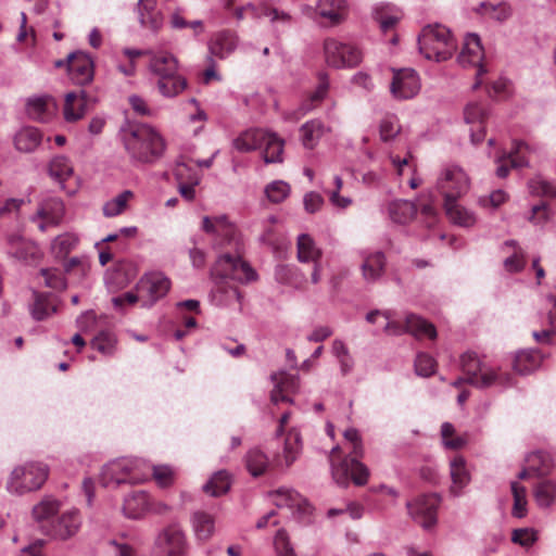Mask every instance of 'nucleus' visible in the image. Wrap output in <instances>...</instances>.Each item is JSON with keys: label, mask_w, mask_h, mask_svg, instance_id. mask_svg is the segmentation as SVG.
Returning <instances> with one entry per match:
<instances>
[{"label": "nucleus", "mask_w": 556, "mask_h": 556, "mask_svg": "<svg viewBox=\"0 0 556 556\" xmlns=\"http://www.w3.org/2000/svg\"><path fill=\"white\" fill-rule=\"evenodd\" d=\"M211 276L215 279V288L212 290V300L216 305L226 306L233 301H240V292L236 287L229 286L225 279H231L241 283H249L257 279L256 271L251 265L238 255L223 254L211 269Z\"/></svg>", "instance_id": "1"}, {"label": "nucleus", "mask_w": 556, "mask_h": 556, "mask_svg": "<svg viewBox=\"0 0 556 556\" xmlns=\"http://www.w3.org/2000/svg\"><path fill=\"white\" fill-rule=\"evenodd\" d=\"M118 137L132 162L154 163L165 151V141L159 131L148 124L126 122Z\"/></svg>", "instance_id": "2"}, {"label": "nucleus", "mask_w": 556, "mask_h": 556, "mask_svg": "<svg viewBox=\"0 0 556 556\" xmlns=\"http://www.w3.org/2000/svg\"><path fill=\"white\" fill-rule=\"evenodd\" d=\"M149 70L157 76V89L163 97H176L187 88L186 78L178 73V60L169 52H153Z\"/></svg>", "instance_id": "3"}, {"label": "nucleus", "mask_w": 556, "mask_h": 556, "mask_svg": "<svg viewBox=\"0 0 556 556\" xmlns=\"http://www.w3.org/2000/svg\"><path fill=\"white\" fill-rule=\"evenodd\" d=\"M419 52L427 59L443 62L452 58L456 42L444 25H426L418 36Z\"/></svg>", "instance_id": "4"}, {"label": "nucleus", "mask_w": 556, "mask_h": 556, "mask_svg": "<svg viewBox=\"0 0 556 556\" xmlns=\"http://www.w3.org/2000/svg\"><path fill=\"white\" fill-rule=\"evenodd\" d=\"M460 366L466 375V382L480 388L492 386L510 387L513 378L508 374H500L488 367L475 352H466L460 357Z\"/></svg>", "instance_id": "5"}, {"label": "nucleus", "mask_w": 556, "mask_h": 556, "mask_svg": "<svg viewBox=\"0 0 556 556\" xmlns=\"http://www.w3.org/2000/svg\"><path fill=\"white\" fill-rule=\"evenodd\" d=\"M49 476L47 465L39 462H29L18 465L10 472L5 489L10 494L23 495L39 490Z\"/></svg>", "instance_id": "6"}, {"label": "nucleus", "mask_w": 556, "mask_h": 556, "mask_svg": "<svg viewBox=\"0 0 556 556\" xmlns=\"http://www.w3.org/2000/svg\"><path fill=\"white\" fill-rule=\"evenodd\" d=\"M142 462L131 458H117L108 463L101 471V483L104 486L122 483L137 484L146 481L148 475L141 472Z\"/></svg>", "instance_id": "7"}, {"label": "nucleus", "mask_w": 556, "mask_h": 556, "mask_svg": "<svg viewBox=\"0 0 556 556\" xmlns=\"http://www.w3.org/2000/svg\"><path fill=\"white\" fill-rule=\"evenodd\" d=\"M186 533L176 525L162 529L155 536L150 556H188Z\"/></svg>", "instance_id": "8"}, {"label": "nucleus", "mask_w": 556, "mask_h": 556, "mask_svg": "<svg viewBox=\"0 0 556 556\" xmlns=\"http://www.w3.org/2000/svg\"><path fill=\"white\" fill-rule=\"evenodd\" d=\"M324 56L326 63L333 68L356 67L363 60V53L356 46L334 38L324 41Z\"/></svg>", "instance_id": "9"}, {"label": "nucleus", "mask_w": 556, "mask_h": 556, "mask_svg": "<svg viewBox=\"0 0 556 556\" xmlns=\"http://www.w3.org/2000/svg\"><path fill=\"white\" fill-rule=\"evenodd\" d=\"M438 189L444 197V202L458 200L470 188V179L465 170L457 165H446L438 178Z\"/></svg>", "instance_id": "10"}, {"label": "nucleus", "mask_w": 556, "mask_h": 556, "mask_svg": "<svg viewBox=\"0 0 556 556\" xmlns=\"http://www.w3.org/2000/svg\"><path fill=\"white\" fill-rule=\"evenodd\" d=\"M170 289V280L161 271L143 275L136 285L143 307L153 306Z\"/></svg>", "instance_id": "11"}, {"label": "nucleus", "mask_w": 556, "mask_h": 556, "mask_svg": "<svg viewBox=\"0 0 556 556\" xmlns=\"http://www.w3.org/2000/svg\"><path fill=\"white\" fill-rule=\"evenodd\" d=\"M384 331L391 336H401L408 332L418 339H434L437 337L434 326L415 314L406 315L404 326L397 321L390 320V318L387 319Z\"/></svg>", "instance_id": "12"}, {"label": "nucleus", "mask_w": 556, "mask_h": 556, "mask_svg": "<svg viewBox=\"0 0 556 556\" xmlns=\"http://www.w3.org/2000/svg\"><path fill=\"white\" fill-rule=\"evenodd\" d=\"M368 476V468L358 458L348 456L340 464H332V477L341 486H346L350 480L356 485H364L367 483Z\"/></svg>", "instance_id": "13"}, {"label": "nucleus", "mask_w": 556, "mask_h": 556, "mask_svg": "<svg viewBox=\"0 0 556 556\" xmlns=\"http://www.w3.org/2000/svg\"><path fill=\"white\" fill-rule=\"evenodd\" d=\"M420 78L413 68L393 70L390 92L396 100L414 98L420 90Z\"/></svg>", "instance_id": "14"}, {"label": "nucleus", "mask_w": 556, "mask_h": 556, "mask_svg": "<svg viewBox=\"0 0 556 556\" xmlns=\"http://www.w3.org/2000/svg\"><path fill=\"white\" fill-rule=\"evenodd\" d=\"M440 505L438 494H425L419 496L414 503H408L407 507L413 518L425 529H430L437 523V510Z\"/></svg>", "instance_id": "15"}, {"label": "nucleus", "mask_w": 556, "mask_h": 556, "mask_svg": "<svg viewBox=\"0 0 556 556\" xmlns=\"http://www.w3.org/2000/svg\"><path fill=\"white\" fill-rule=\"evenodd\" d=\"M81 525V517L78 510L71 509L55 517L48 525L42 526V531L60 540H66L77 533Z\"/></svg>", "instance_id": "16"}, {"label": "nucleus", "mask_w": 556, "mask_h": 556, "mask_svg": "<svg viewBox=\"0 0 556 556\" xmlns=\"http://www.w3.org/2000/svg\"><path fill=\"white\" fill-rule=\"evenodd\" d=\"M70 78L76 85H87L93 78V61L85 52H72L66 58Z\"/></svg>", "instance_id": "17"}, {"label": "nucleus", "mask_w": 556, "mask_h": 556, "mask_svg": "<svg viewBox=\"0 0 556 556\" xmlns=\"http://www.w3.org/2000/svg\"><path fill=\"white\" fill-rule=\"evenodd\" d=\"M484 51L477 34H468L465 37L464 47L458 55V62L462 66L477 67L476 76H482L486 71L483 68L482 61Z\"/></svg>", "instance_id": "18"}, {"label": "nucleus", "mask_w": 556, "mask_h": 556, "mask_svg": "<svg viewBox=\"0 0 556 556\" xmlns=\"http://www.w3.org/2000/svg\"><path fill=\"white\" fill-rule=\"evenodd\" d=\"M27 115L38 122H49L58 112V104L50 96H35L26 102Z\"/></svg>", "instance_id": "19"}, {"label": "nucleus", "mask_w": 556, "mask_h": 556, "mask_svg": "<svg viewBox=\"0 0 556 556\" xmlns=\"http://www.w3.org/2000/svg\"><path fill=\"white\" fill-rule=\"evenodd\" d=\"M486 114V109L478 102H471L465 108V122L472 125L470 128V138L473 144L480 143L484 139L485 131L483 123Z\"/></svg>", "instance_id": "20"}, {"label": "nucleus", "mask_w": 556, "mask_h": 556, "mask_svg": "<svg viewBox=\"0 0 556 556\" xmlns=\"http://www.w3.org/2000/svg\"><path fill=\"white\" fill-rule=\"evenodd\" d=\"M238 43L239 38L235 33L230 30L218 31L208 42L210 55L224 60L235 52Z\"/></svg>", "instance_id": "21"}, {"label": "nucleus", "mask_w": 556, "mask_h": 556, "mask_svg": "<svg viewBox=\"0 0 556 556\" xmlns=\"http://www.w3.org/2000/svg\"><path fill=\"white\" fill-rule=\"evenodd\" d=\"M8 253L17 261L30 263L38 258L37 245L18 235L8 237Z\"/></svg>", "instance_id": "22"}, {"label": "nucleus", "mask_w": 556, "mask_h": 556, "mask_svg": "<svg viewBox=\"0 0 556 556\" xmlns=\"http://www.w3.org/2000/svg\"><path fill=\"white\" fill-rule=\"evenodd\" d=\"M273 504L278 508L298 509L306 513V500L295 490L281 488L269 494Z\"/></svg>", "instance_id": "23"}, {"label": "nucleus", "mask_w": 556, "mask_h": 556, "mask_svg": "<svg viewBox=\"0 0 556 556\" xmlns=\"http://www.w3.org/2000/svg\"><path fill=\"white\" fill-rule=\"evenodd\" d=\"M528 149V144L520 141L516 142L515 148L508 154L497 159L496 176L498 178L507 177L509 168H521L528 166L529 162L521 155L523 150Z\"/></svg>", "instance_id": "24"}, {"label": "nucleus", "mask_w": 556, "mask_h": 556, "mask_svg": "<svg viewBox=\"0 0 556 556\" xmlns=\"http://www.w3.org/2000/svg\"><path fill=\"white\" fill-rule=\"evenodd\" d=\"M190 522L194 538L199 542H207L215 533V517L207 511H194Z\"/></svg>", "instance_id": "25"}, {"label": "nucleus", "mask_w": 556, "mask_h": 556, "mask_svg": "<svg viewBox=\"0 0 556 556\" xmlns=\"http://www.w3.org/2000/svg\"><path fill=\"white\" fill-rule=\"evenodd\" d=\"M65 214V206L63 201L58 197H49L45 199L37 211V214L33 217V222L36 218L47 219L50 225L58 226Z\"/></svg>", "instance_id": "26"}, {"label": "nucleus", "mask_w": 556, "mask_h": 556, "mask_svg": "<svg viewBox=\"0 0 556 556\" xmlns=\"http://www.w3.org/2000/svg\"><path fill=\"white\" fill-rule=\"evenodd\" d=\"M266 131V129L262 128L247 129L232 140V147L240 153L262 149Z\"/></svg>", "instance_id": "27"}, {"label": "nucleus", "mask_w": 556, "mask_h": 556, "mask_svg": "<svg viewBox=\"0 0 556 556\" xmlns=\"http://www.w3.org/2000/svg\"><path fill=\"white\" fill-rule=\"evenodd\" d=\"M316 12L327 24L337 25L345 17L346 2L345 0H319Z\"/></svg>", "instance_id": "28"}, {"label": "nucleus", "mask_w": 556, "mask_h": 556, "mask_svg": "<svg viewBox=\"0 0 556 556\" xmlns=\"http://www.w3.org/2000/svg\"><path fill=\"white\" fill-rule=\"evenodd\" d=\"M387 212L393 223L407 225L416 216L418 207L412 201L397 199L389 202Z\"/></svg>", "instance_id": "29"}, {"label": "nucleus", "mask_w": 556, "mask_h": 556, "mask_svg": "<svg viewBox=\"0 0 556 556\" xmlns=\"http://www.w3.org/2000/svg\"><path fill=\"white\" fill-rule=\"evenodd\" d=\"M86 114V92H68L65 94L63 115L68 123L81 119Z\"/></svg>", "instance_id": "30"}, {"label": "nucleus", "mask_w": 556, "mask_h": 556, "mask_svg": "<svg viewBox=\"0 0 556 556\" xmlns=\"http://www.w3.org/2000/svg\"><path fill=\"white\" fill-rule=\"evenodd\" d=\"M150 508V497L143 491H138L129 494L124 500L123 511L127 518L139 519Z\"/></svg>", "instance_id": "31"}, {"label": "nucleus", "mask_w": 556, "mask_h": 556, "mask_svg": "<svg viewBox=\"0 0 556 556\" xmlns=\"http://www.w3.org/2000/svg\"><path fill=\"white\" fill-rule=\"evenodd\" d=\"M363 258L362 271L364 279L369 282L377 281L384 273L386 256L383 252L366 253Z\"/></svg>", "instance_id": "32"}, {"label": "nucleus", "mask_w": 556, "mask_h": 556, "mask_svg": "<svg viewBox=\"0 0 556 556\" xmlns=\"http://www.w3.org/2000/svg\"><path fill=\"white\" fill-rule=\"evenodd\" d=\"M450 473L452 478L451 493L455 496H458L460 495L462 490L470 481V473L466 467V462L462 456H455L451 460Z\"/></svg>", "instance_id": "33"}, {"label": "nucleus", "mask_w": 556, "mask_h": 556, "mask_svg": "<svg viewBox=\"0 0 556 556\" xmlns=\"http://www.w3.org/2000/svg\"><path fill=\"white\" fill-rule=\"evenodd\" d=\"M323 251L315 240L307 233H302L296 239V258L300 263H314L321 261Z\"/></svg>", "instance_id": "34"}, {"label": "nucleus", "mask_w": 556, "mask_h": 556, "mask_svg": "<svg viewBox=\"0 0 556 556\" xmlns=\"http://www.w3.org/2000/svg\"><path fill=\"white\" fill-rule=\"evenodd\" d=\"M543 356L539 350H523L516 354L514 369L520 375H529L541 366Z\"/></svg>", "instance_id": "35"}, {"label": "nucleus", "mask_w": 556, "mask_h": 556, "mask_svg": "<svg viewBox=\"0 0 556 556\" xmlns=\"http://www.w3.org/2000/svg\"><path fill=\"white\" fill-rule=\"evenodd\" d=\"M266 138L263 141V160L266 164L281 163L283 161L285 140L276 132L266 131Z\"/></svg>", "instance_id": "36"}, {"label": "nucleus", "mask_w": 556, "mask_h": 556, "mask_svg": "<svg viewBox=\"0 0 556 556\" xmlns=\"http://www.w3.org/2000/svg\"><path fill=\"white\" fill-rule=\"evenodd\" d=\"M535 504L541 509L551 508L556 502V481L544 479L533 488Z\"/></svg>", "instance_id": "37"}, {"label": "nucleus", "mask_w": 556, "mask_h": 556, "mask_svg": "<svg viewBox=\"0 0 556 556\" xmlns=\"http://www.w3.org/2000/svg\"><path fill=\"white\" fill-rule=\"evenodd\" d=\"M42 135L39 129L28 126L20 129L14 137L15 148L21 152H33L40 144Z\"/></svg>", "instance_id": "38"}, {"label": "nucleus", "mask_w": 556, "mask_h": 556, "mask_svg": "<svg viewBox=\"0 0 556 556\" xmlns=\"http://www.w3.org/2000/svg\"><path fill=\"white\" fill-rule=\"evenodd\" d=\"M444 207L447 217L453 224L462 227H472L477 222L476 215L471 211L459 205L457 200L444 202Z\"/></svg>", "instance_id": "39"}, {"label": "nucleus", "mask_w": 556, "mask_h": 556, "mask_svg": "<svg viewBox=\"0 0 556 556\" xmlns=\"http://www.w3.org/2000/svg\"><path fill=\"white\" fill-rule=\"evenodd\" d=\"M59 509V501L47 496L40 503L34 506L33 516L40 523V528L42 529L43 525H48L55 519V515L58 514Z\"/></svg>", "instance_id": "40"}, {"label": "nucleus", "mask_w": 556, "mask_h": 556, "mask_svg": "<svg viewBox=\"0 0 556 556\" xmlns=\"http://www.w3.org/2000/svg\"><path fill=\"white\" fill-rule=\"evenodd\" d=\"M274 275L277 282L295 289H300L305 281L304 275L292 265L276 266Z\"/></svg>", "instance_id": "41"}, {"label": "nucleus", "mask_w": 556, "mask_h": 556, "mask_svg": "<svg viewBox=\"0 0 556 556\" xmlns=\"http://www.w3.org/2000/svg\"><path fill=\"white\" fill-rule=\"evenodd\" d=\"M74 169L66 156L58 155L53 157L49 164V174L56 180L62 188L64 182L73 175Z\"/></svg>", "instance_id": "42"}, {"label": "nucleus", "mask_w": 556, "mask_h": 556, "mask_svg": "<svg viewBox=\"0 0 556 556\" xmlns=\"http://www.w3.org/2000/svg\"><path fill=\"white\" fill-rule=\"evenodd\" d=\"M230 485V475L226 470H219L203 485V490L212 496H220L229 491Z\"/></svg>", "instance_id": "43"}, {"label": "nucleus", "mask_w": 556, "mask_h": 556, "mask_svg": "<svg viewBox=\"0 0 556 556\" xmlns=\"http://www.w3.org/2000/svg\"><path fill=\"white\" fill-rule=\"evenodd\" d=\"M301 132L304 147L313 149L324 135L325 125L319 119H312L301 127Z\"/></svg>", "instance_id": "44"}, {"label": "nucleus", "mask_w": 556, "mask_h": 556, "mask_svg": "<svg viewBox=\"0 0 556 556\" xmlns=\"http://www.w3.org/2000/svg\"><path fill=\"white\" fill-rule=\"evenodd\" d=\"M134 197L132 191L125 190L103 204L102 213L111 218L121 215L127 207L128 201Z\"/></svg>", "instance_id": "45"}, {"label": "nucleus", "mask_w": 556, "mask_h": 556, "mask_svg": "<svg viewBox=\"0 0 556 556\" xmlns=\"http://www.w3.org/2000/svg\"><path fill=\"white\" fill-rule=\"evenodd\" d=\"M374 17L380 29L386 33L394 28L402 18V13L390 7H381L375 9Z\"/></svg>", "instance_id": "46"}, {"label": "nucleus", "mask_w": 556, "mask_h": 556, "mask_svg": "<svg viewBox=\"0 0 556 556\" xmlns=\"http://www.w3.org/2000/svg\"><path fill=\"white\" fill-rule=\"evenodd\" d=\"M514 497L511 515L516 518H523L528 513L527 489L517 481L510 483Z\"/></svg>", "instance_id": "47"}, {"label": "nucleus", "mask_w": 556, "mask_h": 556, "mask_svg": "<svg viewBox=\"0 0 556 556\" xmlns=\"http://www.w3.org/2000/svg\"><path fill=\"white\" fill-rule=\"evenodd\" d=\"M302 451V439L298 430L292 429L288 432L285 441L283 457L287 466H290L299 457Z\"/></svg>", "instance_id": "48"}, {"label": "nucleus", "mask_w": 556, "mask_h": 556, "mask_svg": "<svg viewBox=\"0 0 556 556\" xmlns=\"http://www.w3.org/2000/svg\"><path fill=\"white\" fill-rule=\"evenodd\" d=\"M245 465L249 472L254 476H261L268 467V457L258 448H252L247 453Z\"/></svg>", "instance_id": "49"}, {"label": "nucleus", "mask_w": 556, "mask_h": 556, "mask_svg": "<svg viewBox=\"0 0 556 556\" xmlns=\"http://www.w3.org/2000/svg\"><path fill=\"white\" fill-rule=\"evenodd\" d=\"M247 11H251L252 15H254V16H261V15L268 16L271 22H276V21L289 22L290 21V15L288 13L282 12V11L280 12L277 9H265L262 13H258L256 8L252 3H248L244 7L236 9V11H235L236 18L238 21L243 20L244 13Z\"/></svg>", "instance_id": "50"}, {"label": "nucleus", "mask_w": 556, "mask_h": 556, "mask_svg": "<svg viewBox=\"0 0 556 556\" xmlns=\"http://www.w3.org/2000/svg\"><path fill=\"white\" fill-rule=\"evenodd\" d=\"M329 90V77L325 72L318 73V85L315 91L309 96L306 103L303 105L304 113L313 110L326 97Z\"/></svg>", "instance_id": "51"}, {"label": "nucleus", "mask_w": 556, "mask_h": 556, "mask_svg": "<svg viewBox=\"0 0 556 556\" xmlns=\"http://www.w3.org/2000/svg\"><path fill=\"white\" fill-rule=\"evenodd\" d=\"M202 229L208 233L225 235L229 236L233 231V227L229 224L228 218L225 215L210 218L208 216L203 217Z\"/></svg>", "instance_id": "52"}, {"label": "nucleus", "mask_w": 556, "mask_h": 556, "mask_svg": "<svg viewBox=\"0 0 556 556\" xmlns=\"http://www.w3.org/2000/svg\"><path fill=\"white\" fill-rule=\"evenodd\" d=\"M511 248L514 253L504 261L505 268L510 273L520 271L525 266V255L522 250L518 247L515 240L504 242L502 249L506 250Z\"/></svg>", "instance_id": "53"}, {"label": "nucleus", "mask_w": 556, "mask_h": 556, "mask_svg": "<svg viewBox=\"0 0 556 556\" xmlns=\"http://www.w3.org/2000/svg\"><path fill=\"white\" fill-rule=\"evenodd\" d=\"M527 462L529 464V469L536 476H545L552 469V460L549 456L542 452L529 454Z\"/></svg>", "instance_id": "54"}, {"label": "nucleus", "mask_w": 556, "mask_h": 556, "mask_svg": "<svg viewBox=\"0 0 556 556\" xmlns=\"http://www.w3.org/2000/svg\"><path fill=\"white\" fill-rule=\"evenodd\" d=\"M79 242L75 233L66 232L58 236L52 242V250L58 256H65L73 251Z\"/></svg>", "instance_id": "55"}, {"label": "nucleus", "mask_w": 556, "mask_h": 556, "mask_svg": "<svg viewBox=\"0 0 556 556\" xmlns=\"http://www.w3.org/2000/svg\"><path fill=\"white\" fill-rule=\"evenodd\" d=\"M55 312V306L43 294H36L35 302L30 308V314L36 320H43Z\"/></svg>", "instance_id": "56"}, {"label": "nucleus", "mask_w": 556, "mask_h": 556, "mask_svg": "<svg viewBox=\"0 0 556 556\" xmlns=\"http://www.w3.org/2000/svg\"><path fill=\"white\" fill-rule=\"evenodd\" d=\"M345 447L349 450V456L361 458L364 454V447L361 434L357 429L349 428L343 433Z\"/></svg>", "instance_id": "57"}, {"label": "nucleus", "mask_w": 556, "mask_h": 556, "mask_svg": "<svg viewBox=\"0 0 556 556\" xmlns=\"http://www.w3.org/2000/svg\"><path fill=\"white\" fill-rule=\"evenodd\" d=\"M274 551L276 556H296L294 547L286 530L279 529L274 538Z\"/></svg>", "instance_id": "58"}, {"label": "nucleus", "mask_w": 556, "mask_h": 556, "mask_svg": "<svg viewBox=\"0 0 556 556\" xmlns=\"http://www.w3.org/2000/svg\"><path fill=\"white\" fill-rule=\"evenodd\" d=\"M265 193L270 202L280 203L289 195L290 186L283 180H275L266 186Z\"/></svg>", "instance_id": "59"}, {"label": "nucleus", "mask_w": 556, "mask_h": 556, "mask_svg": "<svg viewBox=\"0 0 556 556\" xmlns=\"http://www.w3.org/2000/svg\"><path fill=\"white\" fill-rule=\"evenodd\" d=\"M116 339L114 334L108 331H101L91 341L92 349L104 355H111L115 349Z\"/></svg>", "instance_id": "60"}, {"label": "nucleus", "mask_w": 556, "mask_h": 556, "mask_svg": "<svg viewBox=\"0 0 556 556\" xmlns=\"http://www.w3.org/2000/svg\"><path fill=\"white\" fill-rule=\"evenodd\" d=\"M437 362L435 359L425 353L420 352L417 354L415 359V372L420 377H430L435 372Z\"/></svg>", "instance_id": "61"}, {"label": "nucleus", "mask_w": 556, "mask_h": 556, "mask_svg": "<svg viewBox=\"0 0 556 556\" xmlns=\"http://www.w3.org/2000/svg\"><path fill=\"white\" fill-rule=\"evenodd\" d=\"M401 131L399 119L394 115L386 116L380 123V138L382 141L393 140Z\"/></svg>", "instance_id": "62"}, {"label": "nucleus", "mask_w": 556, "mask_h": 556, "mask_svg": "<svg viewBox=\"0 0 556 556\" xmlns=\"http://www.w3.org/2000/svg\"><path fill=\"white\" fill-rule=\"evenodd\" d=\"M455 428L451 422H443L441 426V437L443 445L450 450H457L465 445L466 440L462 437H454Z\"/></svg>", "instance_id": "63"}, {"label": "nucleus", "mask_w": 556, "mask_h": 556, "mask_svg": "<svg viewBox=\"0 0 556 556\" xmlns=\"http://www.w3.org/2000/svg\"><path fill=\"white\" fill-rule=\"evenodd\" d=\"M529 190L532 194L556 198V185L535 177L528 182Z\"/></svg>", "instance_id": "64"}]
</instances>
